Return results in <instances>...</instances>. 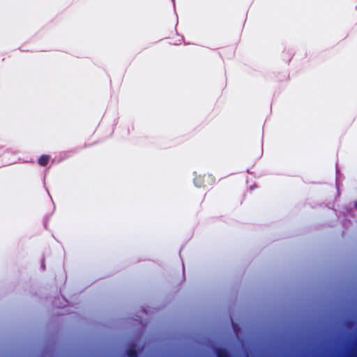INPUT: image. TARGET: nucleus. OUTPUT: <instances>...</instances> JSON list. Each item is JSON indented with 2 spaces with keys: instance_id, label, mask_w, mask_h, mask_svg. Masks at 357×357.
Here are the masks:
<instances>
[{
  "instance_id": "f257e3e1",
  "label": "nucleus",
  "mask_w": 357,
  "mask_h": 357,
  "mask_svg": "<svg viewBox=\"0 0 357 357\" xmlns=\"http://www.w3.org/2000/svg\"><path fill=\"white\" fill-rule=\"evenodd\" d=\"M215 354L217 357H230L229 352L225 348H217Z\"/></svg>"
},
{
  "instance_id": "f03ea898",
  "label": "nucleus",
  "mask_w": 357,
  "mask_h": 357,
  "mask_svg": "<svg viewBox=\"0 0 357 357\" xmlns=\"http://www.w3.org/2000/svg\"><path fill=\"white\" fill-rule=\"evenodd\" d=\"M50 160V157L47 155H43L38 159V164L42 167L47 165Z\"/></svg>"
},
{
  "instance_id": "7ed1b4c3",
  "label": "nucleus",
  "mask_w": 357,
  "mask_h": 357,
  "mask_svg": "<svg viewBox=\"0 0 357 357\" xmlns=\"http://www.w3.org/2000/svg\"><path fill=\"white\" fill-rule=\"evenodd\" d=\"M201 179H203V180H210V181L211 183H214L215 181V178L211 175V174H204L202 176H199L195 178V181L196 182H199Z\"/></svg>"
},
{
  "instance_id": "20e7f679",
  "label": "nucleus",
  "mask_w": 357,
  "mask_h": 357,
  "mask_svg": "<svg viewBox=\"0 0 357 357\" xmlns=\"http://www.w3.org/2000/svg\"><path fill=\"white\" fill-rule=\"evenodd\" d=\"M126 354L128 357H138L137 351L132 348H129L127 350Z\"/></svg>"
},
{
  "instance_id": "39448f33",
  "label": "nucleus",
  "mask_w": 357,
  "mask_h": 357,
  "mask_svg": "<svg viewBox=\"0 0 357 357\" xmlns=\"http://www.w3.org/2000/svg\"><path fill=\"white\" fill-rule=\"evenodd\" d=\"M354 207L357 210V201L356 202L355 204H354Z\"/></svg>"
}]
</instances>
